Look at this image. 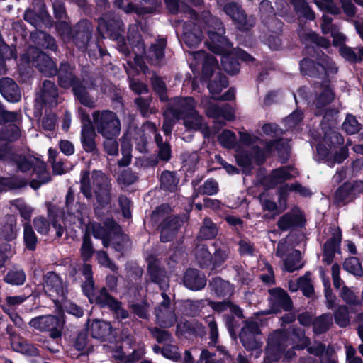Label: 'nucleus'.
<instances>
[{"label": "nucleus", "instance_id": "nucleus-19", "mask_svg": "<svg viewBox=\"0 0 363 363\" xmlns=\"http://www.w3.org/2000/svg\"><path fill=\"white\" fill-rule=\"evenodd\" d=\"M201 104L208 117L215 118L219 122H221L222 120L230 121L234 118L231 108L228 104L219 107L207 97H203L201 99Z\"/></svg>", "mask_w": 363, "mask_h": 363}, {"label": "nucleus", "instance_id": "nucleus-52", "mask_svg": "<svg viewBox=\"0 0 363 363\" xmlns=\"http://www.w3.org/2000/svg\"><path fill=\"white\" fill-rule=\"evenodd\" d=\"M24 243L29 250H34L37 244V237L32 227L29 224L24 225L23 231Z\"/></svg>", "mask_w": 363, "mask_h": 363}, {"label": "nucleus", "instance_id": "nucleus-27", "mask_svg": "<svg viewBox=\"0 0 363 363\" xmlns=\"http://www.w3.org/2000/svg\"><path fill=\"white\" fill-rule=\"evenodd\" d=\"M57 99L58 92L55 84L50 80H45L38 94L37 101L52 107L57 104Z\"/></svg>", "mask_w": 363, "mask_h": 363}, {"label": "nucleus", "instance_id": "nucleus-61", "mask_svg": "<svg viewBox=\"0 0 363 363\" xmlns=\"http://www.w3.org/2000/svg\"><path fill=\"white\" fill-rule=\"evenodd\" d=\"M121 150L123 157L118 160V164L121 167H125L128 166L131 161V145L128 142H126L125 136H123V138Z\"/></svg>", "mask_w": 363, "mask_h": 363}, {"label": "nucleus", "instance_id": "nucleus-46", "mask_svg": "<svg viewBox=\"0 0 363 363\" xmlns=\"http://www.w3.org/2000/svg\"><path fill=\"white\" fill-rule=\"evenodd\" d=\"M272 299L279 305L284 308L285 310H289L291 308V301L285 291L277 288L269 291Z\"/></svg>", "mask_w": 363, "mask_h": 363}, {"label": "nucleus", "instance_id": "nucleus-58", "mask_svg": "<svg viewBox=\"0 0 363 363\" xmlns=\"http://www.w3.org/2000/svg\"><path fill=\"white\" fill-rule=\"evenodd\" d=\"M218 141L223 147L233 148L235 146L236 136L233 132L225 130L218 135Z\"/></svg>", "mask_w": 363, "mask_h": 363}, {"label": "nucleus", "instance_id": "nucleus-22", "mask_svg": "<svg viewBox=\"0 0 363 363\" xmlns=\"http://www.w3.org/2000/svg\"><path fill=\"white\" fill-rule=\"evenodd\" d=\"M331 237L324 245L323 262L327 264L332 263L335 252L339 249L341 241V231L338 227L333 226L328 228Z\"/></svg>", "mask_w": 363, "mask_h": 363}, {"label": "nucleus", "instance_id": "nucleus-24", "mask_svg": "<svg viewBox=\"0 0 363 363\" xmlns=\"http://www.w3.org/2000/svg\"><path fill=\"white\" fill-rule=\"evenodd\" d=\"M43 289L50 297H61L65 295V286L62 279L52 272L45 274Z\"/></svg>", "mask_w": 363, "mask_h": 363}, {"label": "nucleus", "instance_id": "nucleus-31", "mask_svg": "<svg viewBox=\"0 0 363 363\" xmlns=\"http://www.w3.org/2000/svg\"><path fill=\"white\" fill-rule=\"evenodd\" d=\"M21 136L18 126L11 124L6 127V132L0 133V159L4 158L9 151L8 141H13Z\"/></svg>", "mask_w": 363, "mask_h": 363}, {"label": "nucleus", "instance_id": "nucleus-32", "mask_svg": "<svg viewBox=\"0 0 363 363\" xmlns=\"http://www.w3.org/2000/svg\"><path fill=\"white\" fill-rule=\"evenodd\" d=\"M194 60L201 61L203 63V76L205 77H211L213 73L218 69V61L210 55H207L205 51L191 52Z\"/></svg>", "mask_w": 363, "mask_h": 363}, {"label": "nucleus", "instance_id": "nucleus-13", "mask_svg": "<svg viewBox=\"0 0 363 363\" xmlns=\"http://www.w3.org/2000/svg\"><path fill=\"white\" fill-rule=\"evenodd\" d=\"M229 0H218V4L234 21L240 30H248L254 24L252 19L247 18L242 9L235 3Z\"/></svg>", "mask_w": 363, "mask_h": 363}, {"label": "nucleus", "instance_id": "nucleus-49", "mask_svg": "<svg viewBox=\"0 0 363 363\" xmlns=\"http://www.w3.org/2000/svg\"><path fill=\"white\" fill-rule=\"evenodd\" d=\"M211 308L218 311L222 312L226 310H229L231 313H234L235 315L240 317L242 316V311L237 306L233 304L229 301H223V302H209Z\"/></svg>", "mask_w": 363, "mask_h": 363}, {"label": "nucleus", "instance_id": "nucleus-44", "mask_svg": "<svg viewBox=\"0 0 363 363\" xmlns=\"http://www.w3.org/2000/svg\"><path fill=\"white\" fill-rule=\"evenodd\" d=\"M74 347L77 350L80 351L82 354H89L93 350V346L89 343L86 332L78 334L74 342Z\"/></svg>", "mask_w": 363, "mask_h": 363}, {"label": "nucleus", "instance_id": "nucleus-37", "mask_svg": "<svg viewBox=\"0 0 363 363\" xmlns=\"http://www.w3.org/2000/svg\"><path fill=\"white\" fill-rule=\"evenodd\" d=\"M90 332L94 338L106 340L111 335V326L109 323L94 320L90 325Z\"/></svg>", "mask_w": 363, "mask_h": 363}, {"label": "nucleus", "instance_id": "nucleus-29", "mask_svg": "<svg viewBox=\"0 0 363 363\" xmlns=\"http://www.w3.org/2000/svg\"><path fill=\"white\" fill-rule=\"evenodd\" d=\"M167 4V6L169 9V11L171 13H178V12H183L191 20L196 21L199 23H204V30L206 31V28L208 26V24L206 23L208 19H209L208 17L205 18L204 15L205 13L208 12L209 14L210 13L208 11H203L201 16V18L198 19L196 17V13L194 11L191 9H190L187 6H186L183 3H179L177 0H164Z\"/></svg>", "mask_w": 363, "mask_h": 363}, {"label": "nucleus", "instance_id": "nucleus-26", "mask_svg": "<svg viewBox=\"0 0 363 363\" xmlns=\"http://www.w3.org/2000/svg\"><path fill=\"white\" fill-rule=\"evenodd\" d=\"M296 174L297 172L291 167H286L276 169L266 177L264 184L267 188H274L296 177Z\"/></svg>", "mask_w": 363, "mask_h": 363}, {"label": "nucleus", "instance_id": "nucleus-50", "mask_svg": "<svg viewBox=\"0 0 363 363\" xmlns=\"http://www.w3.org/2000/svg\"><path fill=\"white\" fill-rule=\"evenodd\" d=\"M228 82L224 75L217 73L215 79L209 83L208 88L212 95L220 93L223 89L227 87Z\"/></svg>", "mask_w": 363, "mask_h": 363}, {"label": "nucleus", "instance_id": "nucleus-36", "mask_svg": "<svg viewBox=\"0 0 363 363\" xmlns=\"http://www.w3.org/2000/svg\"><path fill=\"white\" fill-rule=\"evenodd\" d=\"M111 225L113 233L110 238V245L116 251L123 252L129 247V240L125 235L121 232L119 226L115 222H111Z\"/></svg>", "mask_w": 363, "mask_h": 363}, {"label": "nucleus", "instance_id": "nucleus-43", "mask_svg": "<svg viewBox=\"0 0 363 363\" xmlns=\"http://www.w3.org/2000/svg\"><path fill=\"white\" fill-rule=\"evenodd\" d=\"M301 252L297 250H292L288 255L287 257L284 259V268L289 272L301 268L302 264H300Z\"/></svg>", "mask_w": 363, "mask_h": 363}, {"label": "nucleus", "instance_id": "nucleus-33", "mask_svg": "<svg viewBox=\"0 0 363 363\" xmlns=\"http://www.w3.org/2000/svg\"><path fill=\"white\" fill-rule=\"evenodd\" d=\"M74 200V195L73 192L69 189L66 195V206L69 215L67 217L70 222L74 224H77L80 228L82 224L84 223V215L86 214V208L80 204H77V211L75 213L69 212V206L73 203Z\"/></svg>", "mask_w": 363, "mask_h": 363}, {"label": "nucleus", "instance_id": "nucleus-5", "mask_svg": "<svg viewBox=\"0 0 363 363\" xmlns=\"http://www.w3.org/2000/svg\"><path fill=\"white\" fill-rule=\"evenodd\" d=\"M196 102L191 97L176 99L172 106L174 116L183 120L184 125L188 130H200L207 132V126L203 118L195 110Z\"/></svg>", "mask_w": 363, "mask_h": 363}, {"label": "nucleus", "instance_id": "nucleus-38", "mask_svg": "<svg viewBox=\"0 0 363 363\" xmlns=\"http://www.w3.org/2000/svg\"><path fill=\"white\" fill-rule=\"evenodd\" d=\"M303 218L298 212H290L282 216L277 224L279 228L282 230H287L291 228L301 225Z\"/></svg>", "mask_w": 363, "mask_h": 363}, {"label": "nucleus", "instance_id": "nucleus-14", "mask_svg": "<svg viewBox=\"0 0 363 363\" xmlns=\"http://www.w3.org/2000/svg\"><path fill=\"white\" fill-rule=\"evenodd\" d=\"M24 57L28 62H33L45 75L52 76L57 73V66L52 60L36 48H30Z\"/></svg>", "mask_w": 363, "mask_h": 363}, {"label": "nucleus", "instance_id": "nucleus-8", "mask_svg": "<svg viewBox=\"0 0 363 363\" xmlns=\"http://www.w3.org/2000/svg\"><path fill=\"white\" fill-rule=\"evenodd\" d=\"M333 19L328 15L323 16V21L320 25L322 32L325 35H330L333 38V43L335 45H341L340 55L347 60L356 62L363 60V47L352 48L342 45L346 40V36L340 30L338 26L332 23Z\"/></svg>", "mask_w": 363, "mask_h": 363}, {"label": "nucleus", "instance_id": "nucleus-35", "mask_svg": "<svg viewBox=\"0 0 363 363\" xmlns=\"http://www.w3.org/2000/svg\"><path fill=\"white\" fill-rule=\"evenodd\" d=\"M86 124H84L81 131V141L83 148L86 152H94L96 150L95 142L96 133L92 128L89 119V116H86Z\"/></svg>", "mask_w": 363, "mask_h": 363}, {"label": "nucleus", "instance_id": "nucleus-55", "mask_svg": "<svg viewBox=\"0 0 363 363\" xmlns=\"http://www.w3.org/2000/svg\"><path fill=\"white\" fill-rule=\"evenodd\" d=\"M155 140L159 149V157L161 160L167 161L171 157V149L167 142H162V138L159 134H155Z\"/></svg>", "mask_w": 363, "mask_h": 363}, {"label": "nucleus", "instance_id": "nucleus-57", "mask_svg": "<svg viewBox=\"0 0 363 363\" xmlns=\"http://www.w3.org/2000/svg\"><path fill=\"white\" fill-rule=\"evenodd\" d=\"M343 267L345 270L355 276H361L363 272L360 262L356 257L347 259L344 262Z\"/></svg>", "mask_w": 363, "mask_h": 363}, {"label": "nucleus", "instance_id": "nucleus-47", "mask_svg": "<svg viewBox=\"0 0 363 363\" xmlns=\"http://www.w3.org/2000/svg\"><path fill=\"white\" fill-rule=\"evenodd\" d=\"M333 324V318L330 313H325L316 318L313 322V330L317 334H320L326 330Z\"/></svg>", "mask_w": 363, "mask_h": 363}, {"label": "nucleus", "instance_id": "nucleus-23", "mask_svg": "<svg viewBox=\"0 0 363 363\" xmlns=\"http://www.w3.org/2000/svg\"><path fill=\"white\" fill-rule=\"evenodd\" d=\"M284 337L285 335L282 332H277L270 336L266 351L265 363H272V362H277L280 358L281 353L285 347V345L281 342Z\"/></svg>", "mask_w": 363, "mask_h": 363}, {"label": "nucleus", "instance_id": "nucleus-59", "mask_svg": "<svg viewBox=\"0 0 363 363\" xmlns=\"http://www.w3.org/2000/svg\"><path fill=\"white\" fill-rule=\"evenodd\" d=\"M118 136L111 137H103L104 140V149L105 152L112 156H116L118 153V143L117 138Z\"/></svg>", "mask_w": 363, "mask_h": 363}, {"label": "nucleus", "instance_id": "nucleus-42", "mask_svg": "<svg viewBox=\"0 0 363 363\" xmlns=\"http://www.w3.org/2000/svg\"><path fill=\"white\" fill-rule=\"evenodd\" d=\"M11 345L14 350L28 356L35 357L39 354L38 350L34 345L23 340H13Z\"/></svg>", "mask_w": 363, "mask_h": 363}, {"label": "nucleus", "instance_id": "nucleus-16", "mask_svg": "<svg viewBox=\"0 0 363 363\" xmlns=\"http://www.w3.org/2000/svg\"><path fill=\"white\" fill-rule=\"evenodd\" d=\"M260 333L256 322H247L240 333V339L243 346L248 350H256L262 346L257 337Z\"/></svg>", "mask_w": 363, "mask_h": 363}, {"label": "nucleus", "instance_id": "nucleus-60", "mask_svg": "<svg viewBox=\"0 0 363 363\" xmlns=\"http://www.w3.org/2000/svg\"><path fill=\"white\" fill-rule=\"evenodd\" d=\"M316 6L323 11H327L331 14H339L340 9L337 6L333 0H314Z\"/></svg>", "mask_w": 363, "mask_h": 363}, {"label": "nucleus", "instance_id": "nucleus-25", "mask_svg": "<svg viewBox=\"0 0 363 363\" xmlns=\"http://www.w3.org/2000/svg\"><path fill=\"white\" fill-rule=\"evenodd\" d=\"M362 190L363 183L362 182L345 183L335 191V200L338 203L349 202Z\"/></svg>", "mask_w": 363, "mask_h": 363}, {"label": "nucleus", "instance_id": "nucleus-40", "mask_svg": "<svg viewBox=\"0 0 363 363\" xmlns=\"http://www.w3.org/2000/svg\"><path fill=\"white\" fill-rule=\"evenodd\" d=\"M113 220H108L106 223V228L99 225H94L93 228L94 236L102 240L103 245L108 247L110 245V238L113 235V228L111 225Z\"/></svg>", "mask_w": 363, "mask_h": 363}, {"label": "nucleus", "instance_id": "nucleus-7", "mask_svg": "<svg viewBox=\"0 0 363 363\" xmlns=\"http://www.w3.org/2000/svg\"><path fill=\"white\" fill-rule=\"evenodd\" d=\"M59 84L61 87L68 89L72 87L73 92L77 99L84 106L94 107V101L86 91L91 84L83 79H77L73 74V69L68 64H62L58 72Z\"/></svg>", "mask_w": 363, "mask_h": 363}, {"label": "nucleus", "instance_id": "nucleus-62", "mask_svg": "<svg viewBox=\"0 0 363 363\" xmlns=\"http://www.w3.org/2000/svg\"><path fill=\"white\" fill-rule=\"evenodd\" d=\"M4 279L9 284L21 285L26 280V275L22 270L11 271L8 272Z\"/></svg>", "mask_w": 363, "mask_h": 363}, {"label": "nucleus", "instance_id": "nucleus-11", "mask_svg": "<svg viewBox=\"0 0 363 363\" xmlns=\"http://www.w3.org/2000/svg\"><path fill=\"white\" fill-rule=\"evenodd\" d=\"M17 166L22 172H26L31 168L33 169V174L36 176L30 182V186L34 189H38L41 184L50 180V176L46 170L45 164L36 157L31 156L21 157L17 161Z\"/></svg>", "mask_w": 363, "mask_h": 363}, {"label": "nucleus", "instance_id": "nucleus-1", "mask_svg": "<svg viewBox=\"0 0 363 363\" xmlns=\"http://www.w3.org/2000/svg\"><path fill=\"white\" fill-rule=\"evenodd\" d=\"M204 17L209 18L206 22L208 24L206 28L208 39L205 42L206 46L213 52L222 55L221 64L226 72L230 74L238 73L240 70L239 64L229 56L231 52V43L222 35L225 32L223 23L208 12L205 13Z\"/></svg>", "mask_w": 363, "mask_h": 363}, {"label": "nucleus", "instance_id": "nucleus-51", "mask_svg": "<svg viewBox=\"0 0 363 363\" xmlns=\"http://www.w3.org/2000/svg\"><path fill=\"white\" fill-rule=\"evenodd\" d=\"M292 4L296 12L307 19L313 20L315 18V14L310 9L307 2L304 0H292Z\"/></svg>", "mask_w": 363, "mask_h": 363}, {"label": "nucleus", "instance_id": "nucleus-30", "mask_svg": "<svg viewBox=\"0 0 363 363\" xmlns=\"http://www.w3.org/2000/svg\"><path fill=\"white\" fill-rule=\"evenodd\" d=\"M180 226L181 221L177 217H167L160 225L161 241L166 242L172 240L175 236Z\"/></svg>", "mask_w": 363, "mask_h": 363}, {"label": "nucleus", "instance_id": "nucleus-17", "mask_svg": "<svg viewBox=\"0 0 363 363\" xmlns=\"http://www.w3.org/2000/svg\"><path fill=\"white\" fill-rule=\"evenodd\" d=\"M335 98V94L328 84H315V99L313 106L316 115L322 114L324 108L331 103Z\"/></svg>", "mask_w": 363, "mask_h": 363}, {"label": "nucleus", "instance_id": "nucleus-18", "mask_svg": "<svg viewBox=\"0 0 363 363\" xmlns=\"http://www.w3.org/2000/svg\"><path fill=\"white\" fill-rule=\"evenodd\" d=\"M180 27L183 30V40L187 46L194 48L201 43L203 32L200 29V26L196 25L194 21L189 23L178 21L176 28L179 29Z\"/></svg>", "mask_w": 363, "mask_h": 363}, {"label": "nucleus", "instance_id": "nucleus-2", "mask_svg": "<svg viewBox=\"0 0 363 363\" xmlns=\"http://www.w3.org/2000/svg\"><path fill=\"white\" fill-rule=\"evenodd\" d=\"M150 279L159 284L163 291L161 294L162 300L155 309L156 323L162 328H170L177 322L174 305L172 303L170 294L166 289L169 288L168 281L162 272L155 267L149 268Z\"/></svg>", "mask_w": 363, "mask_h": 363}, {"label": "nucleus", "instance_id": "nucleus-64", "mask_svg": "<svg viewBox=\"0 0 363 363\" xmlns=\"http://www.w3.org/2000/svg\"><path fill=\"white\" fill-rule=\"evenodd\" d=\"M340 296L347 304L354 306L361 304V302L356 294L347 286H344L342 289Z\"/></svg>", "mask_w": 363, "mask_h": 363}, {"label": "nucleus", "instance_id": "nucleus-9", "mask_svg": "<svg viewBox=\"0 0 363 363\" xmlns=\"http://www.w3.org/2000/svg\"><path fill=\"white\" fill-rule=\"evenodd\" d=\"M143 354V345L138 342L128 331L122 332L121 345L113 351V357L123 363H132L140 359Z\"/></svg>", "mask_w": 363, "mask_h": 363}, {"label": "nucleus", "instance_id": "nucleus-21", "mask_svg": "<svg viewBox=\"0 0 363 363\" xmlns=\"http://www.w3.org/2000/svg\"><path fill=\"white\" fill-rule=\"evenodd\" d=\"M292 338L296 343L297 349L307 348L308 353L311 354L320 356L325 351V346L320 342H315L311 345L309 339L305 336L303 330L301 328L294 330Z\"/></svg>", "mask_w": 363, "mask_h": 363}, {"label": "nucleus", "instance_id": "nucleus-10", "mask_svg": "<svg viewBox=\"0 0 363 363\" xmlns=\"http://www.w3.org/2000/svg\"><path fill=\"white\" fill-rule=\"evenodd\" d=\"M92 118L98 133L102 137L119 136L121 123L116 113L108 110L96 111Z\"/></svg>", "mask_w": 363, "mask_h": 363}, {"label": "nucleus", "instance_id": "nucleus-41", "mask_svg": "<svg viewBox=\"0 0 363 363\" xmlns=\"http://www.w3.org/2000/svg\"><path fill=\"white\" fill-rule=\"evenodd\" d=\"M210 287L218 296L230 295L233 291L232 285L220 277L214 278L210 283Z\"/></svg>", "mask_w": 363, "mask_h": 363}, {"label": "nucleus", "instance_id": "nucleus-48", "mask_svg": "<svg viewBox=\"0 0 363 363\" xmlns=\"http://www.w3.org/2000/svg\"><path fill=\"white\" fill-rule=\"evenodd\" d=\"M165 40H160L157 43L151 46L147 54V58L154 63H158L164 56Z\"/></svg>", "mask_w": 363, "mask_h": 363}, {"label": "nucleus", "instance_id": "nucleus-34", "mask_svg": "<svg viewBox=\"0 0 363 363\" xmlns=\"http://www.w3.org/2000/svg\"><path fill=\"white\" fill-rule=\"evenodd\" d=\"M184 283L189 289L196 291L205 286L206 279L202 273L196 269H189L184 274Z\"/></svg>", "mask_w": 363, "mask_h": 363}, {"label": "nucleus", "instance_id": "nucleus-20", "mask_svg": "<svg viewBox=\"0 0 363 363\" xmlns=\"http://www.w3.org/2000/svg\"><path fill=\"white\" fill-rule=\"evenodd\" d=\"M96 303L101 306H107L113 311L115 316L118 320H123L128 317V312L121 306V303L108 294L106 289L100 290V294L95 298Z\"/></svg>", "mask_w": 363, "mask_h": 363}, {"label": "nucleus", "instance_id": "nucleus-54", "mask_svg": "<svg viewBox=\"0 0 363 363\" xmlns=\"http://www.w3.org/2000/svg\"><path fill=\"white\" fill-rule=\"evenodd\" d=\"M334 318L339 326H347L350 324L348 308L345 306H340L334 313Z\"/></svg>", "mask_w": 363, "mask_h": 363}, {"label": "nucleus", "instance_id": "nucleus-45", "mask_svg": "<svg viewBox=\"0 0 363 363\" xmlns=\"http://www.w3.org/2000/svg\"><path fill=\"white\" fill-rule=\"evenodd\" d=\"M196 259L201 267L208 266L212 259V256L204 244H199L194 251Z\"/></svg>", "mask_w": 363, "mask_h": 363}, {"label": "nucleus", "instance_id": "nucleus-28", "mask_svg": "<svg viewBox=\"0 0 363 363\" xmlns=\"http://www.w3.org/2000/svg\"><path fill=\"white\" fill-rule=\"evenodd\" d=\"M0 92L9 102L16 103L21 100V93L17 84L9 77L0 79Z\"/></svg>", "mask_w": 363, "mask_h": 363}, {"label": "nucleus", "instance_id": "nucleus-12", "mask_svg": "<svg viewBox=\"0 0 363 363\" xmlns=\"http://www.w3.org/2000/svg\"><path fill=\"white\" fill-rule=\"evenodd\" d=\"M64 323L62 318L49 315L32 318L29 322V325L41 332L50 331L51 337L57 338L62 335Z\"/></svg>", "mask_w": 363, "mask_h": 363}, {"label": "nucleus", "instance_id": "nucleus-39", "mask_svg": "<svg viewBox=\"0 0 363 363\" xmlns=\"http://www.w3.org/2000/svg\"><path fill=\"white\" fill-rule=\"evenodd\" d=\"M18 228L16 226V219L9 216L6 218V222L3 225L0 235L6 241H12L16 239L18 235Z\"/></svg>", "mask_w": 363, "mask_h": 363}, {"label": "nucleus", "instance_id": "nucleus-6", "mask_svg": "<svg viewBox=\"0 0 363 363\" xmlns=\"http://www.w3.org/2000/svg\"><path fill=\"white\" fill-rule=\"evenodd\" d=\"M240 143L247 147L252 146L250 148V154L249 150H242L239 146L236 147L235 159L238 164L243 168V171L248 172L253 162L258 164L264 161V152L259 147L253 146L255 144L262 143V140L255 135H251L245 131L240 133Z\"/></svg>", "mask_w": 363, "mask_h": 363}, {"label": "nucleus", "instance_id": "nucleus-56", "mask_svg": "<svg viewBox=\"0 0 363 363\" xmlns=\"http://www.w3.org/2000/svg\"><path fill=\"white\" fill-rule=\"evenodd\" d=\"M161 186L169 191H174L178 183L174 174L170 172H164L160 177Z\"/></svg>", "mask_w": 363, "mask_h": 363}, {"label": "nucleus", "instance_id": "nucleus-15", "mask_svg": "<svg viewBox=\"0 0 363 363\" xmlns=\"http://www.w3.org/2000/svg\"><path fill=\"white\" fill-rule=\"evenodd\" d=\"M319 68H321L328 77L335 74L337 71L335 63L328 56H323L319 60L317 67L313 61L309 59H304L300 62L301 71L307 75L316 76L320 74L321 72Z\"/></svg>", "mask_w": 363, "mask_h": 363}, {"label": "nucleus", "instance_id": "nucleus-53", "mask_svg": "<svg viewBox=\"0 0 363 363\" xmlns=\"http://www.w3.org/2000/svg\"><path fill=\"white\" fill-rule=\"evenodd\" d=\"M217 234V228L212 221L208 218H205L203 225L199 232V237L203 239H211Z\"/></svg>", "mask_w": 363, "mask_h": 363}, {"label": "nucleus", "instance_id": "nucleus-4", "mask_svg": "<svg viewBox=\"0 0 363 363\" xmlns=\"http://www.w3.org/2000/svg\"><path fill=\"white\" fill-rule=\"evenodd\" d=\"M337 111L335 109L326 110L321 123L323 136L317 144V152L321 158H327L332 148L343 143L342 136L336 131Z\"/></svg>", "mask_w": 363, "mask_h": 363}, {"label": "nucleus", "instance_id": "nucleus-3", "mask_svg": "<svg viewBox=\"0 0 363 363\" xmlns=\"http://www.w3.org/2000/svg\"><path fill=\"white\" fill-rule=\"evenodd\" d=\"M81 191L89 199L94 194L101 206L107 205L111 201L108 179L101 171H94L91 174L84 172L81 179Z\"/></svg>", "mask_w": 363, "mask_h": 363}, {"label": "nucleus", "instance_id": "nucleus-63", "mask_svg": "<svg viewBox=\"0 0 363 363\" xmlns=\"http://www.w3.org/2000/svg\"><path fill=\"white\" fill-rule=\"evenodd\" d=\"M342 128L348 134H354L360 129V125L354 116L348 115L342 123Z\"/></svg>", "mask_w": 363, "mask_h": 363}]
</instances>
